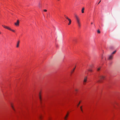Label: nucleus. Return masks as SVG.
Returning <instances> with one entry per match:
<instances>
[{"mask_svg": "<svg viewBox=\"0 0 120 120\" xmlns=\"http://www.w3.org/2000/svg\"><path fill=\"white\" fill-rule=\"evenodd\" d=\"M75 17L76 18L78 26L80 27L81 26L80 23V19L78 16L76 15H75Z\"/></svg>", "mask_w": 120, "mask_h": 120, "instance_id": "obj_1", "label": "nucleus"}, {"mask_svg": "<svg viewBox=\"0 0 120 120\" xmlns=\"http://www.w3.org/2000/svg\"><path fill=\"white\" fill-rule=\"evenodd\" d=\"M99 80L98 81L99 82H102V80L104 79L105 76H103L101 75L99 76Z\"/></svg>", "mask_w": 120, "mask_h": 120, "instance_id": "obj_2", "label": "nucleus"}, {"mask_svg": "<svg viewBox=\"0 0 120 120\" xmlns=\"http://www.w3.org/2000/svg\"><path fill=\"white\" fill-rule=\"evenodd\" d=\"M87 77L86 76H85L84 77V80H83V84L84 85H85L86 84V82L87 81Z\"/></svg>", "mask_w": 120, "mask_h": 120, "instance_id": "obj_3", "label": "nucleus"}, {"mask_svg": "<svg viewBox=\"0 0 120 120\" xmlns=\"http://www.w3.org/2000/svg\"><path fill=\"white\" fill-rule=\"evenodd\" d=\"M19 20H17V22L15 23V25L16 26H19Z\"/></svg>", "mask_w": 120, "mask_h": 120, "instance_id": "obj_4", "label": "nucleus"}, {"mask_svg": "<svg viewBox=\"0 0 120 120\" xmlns=\"http://www.w3.org/2000/svg\"><path fill=\"white\" fill-rule=\"evenodd\" d=\"M2 26H3L4 28L7 29L8 30H10V28L9 27L4 25H2Z\"/></svg>", "mask_w": 120, "mask_h": 120, "instance_id": "obj_5", "label": "nucleus"}, {"mask_svg": "<svg viewBox=\"0 0 120 120\" xmlns=\"http://www.w3.org/2000/svg\"><path fill=\"white\" fill-rule=\"evenodd\" d=\"M113 56L111 55H110L109 58V60H112L113 59Z\"/></svg>", "mask_w": 120, "mask_h": 120, "instance_id": "obj_6", "label": "nucleus"}, {"mask_svg": "<svg viewBox=\"0 0 120 120\" xmlns=\"http://www.w3.org/2000/svg\"><path fill=\"white\" fill-rule=\"evenodd\" d=\"M68 114L69 113L68 112L67 114L65 116L64 118V119L65 120H67V118L68 116Z\"/></svg>", "mask_w": 120, "mask_h": 120, "instance_id": "obj_7", "label": "nucleus"}, {"mask_svg": "<svg viewBox=\"0 0 120 120\" xmlns=\"http://www.w3.org/2000/svg\"><path fill=\"white\" fill-rule=\"evenodd\" d=\"M69 21V23H68V25H70L71 23V21L70 19H68V20Z\"/></svg>", "mask_w": 120, "mask_h": 120, "instance_id": "obj_8", "label": "nucleus"}, {"mask_svg": "<svg viewBox=\"0 0 120 120\" xmlns=\"http://www.w3.org/2000/svg\"><path fill=\"white\" fill-rule=\"evenodd\" d=\"M19 41H18L17 45H16V47L18 48L19 47Z\"/></svg>", "mask_w": 120, "mask_h": 120, "instance_id": "obj_9", "label": "nucleus"}, {"mask_svg": "<svg viewBox=\"0 0 120 120\" xmlns=\"http://www.w3.org/2000/svg\"><path fill=\"white\" fill-rule=\"evenodd\" d=\"M84 8H83L82 10V13H83L84 12Z\"/></svg>", "mask_w": 120, "mask_h": 120, "instance_id": "obj_10", "label": "nucleus"}, {"mask_svg": "<svg viewBox=\"0 0 120 120\" xmlns=\"http://www.w3.org/2000/svg\"><path fill=\"white\" fill-rule=\"evenodd\" d=\"M11 107H12V109H13L14 110V111H15V109H14L12 104H11Z\"/></svg>", "mask_w": 120, "mask_h": 120, "instance_id": "obj_11", "label": "nucleus"}, {"mask_svg": "<svg viewBox=\"0 0 120 120\" xmlns=\"http://www.w3.org/2000/svg\"><path fill=\"white\" fill-rule=\"evenodd\" d=\"M64 16L67 19H68H68H70L69 18H68V17H67V16H66L65 15H64Z\"/></svg>", "mask_w": 120, "mask_h": 120, "instance_id": "obj_12", "label": "nucleus"}, {"mask_svg": "<svg viewBox=\"0 0 120 120\" xmlns=\"http://www.w3.org/2000/svg\"><path fill=\"white\" fill-rule=\"evenodd\" d=\"M9 30L12 31V32H15V31L14 30H12L11 29V28H10V30Z\"/></svg>", "mask_w": 120, "mask_h": 120, "instance_id": "obj_13", "label": "nucleus"}, {"mask_svg": "<svg viewBox=\"0 0 120 120\" xmlns=\"http://www.w3.org/2000/svg\"><path fill=\"white\" fill-rule=\"evenodd\" d=\"M116 51L115 50V51L113 52L112 53V54H115L116 53Z\"/></svg>", "mask_w": 120, "mask_h": 120, "instance_id": "obj_14", "label": "nucleus"}, {"mask_svg": "<svg viewBox=\"0 0 120 120\" xmlns=\"http://www.w3.org/2000/svg\"><path fill=\"white\" fill-rule=\"evenodd\" d=\"M47 15V18H48V17L49 16V17H50V15H49L48 14V13L46 14Z\"/></svg>", "mask_w": 120, "mask_h": 120, "instance_id": "obj_15", "label": "nucleus"}, {"mask_svg": "<svg viewBox=\"0 0 120 120\" xmlns=\"http://www.w3.org/2000/svg\"><path fill=\"white\" fill-rule=\"evenodd\" d=\"M101 69V68L100 67H99V68H98L97 69V71H99Z\"/></svg>", "mask_w": 120, "mask_h": 120, "instance_id": "obj_16", "label": "nucleus"}, {"mask_svg": "<svg viewBox=\"0 0 120 120\" xmlns=\"http://www.w3.org/2000/svg\"><path fill=\"white\" fill-rule=\"evenodd\" d=\"M88 71L90 72H92V69H88Z\"/></svg>", "mask_w": 120, "mask_h": 120, "instance_id": "obj_17", "label": "nucleus"}, {"mask_svg": "<svg viewBox=\"0 0 120 120\" xmlns=\"http://www.w3.org/2000/svg\"><path fill=\"white\" fill-rule=\"evenodd\" d=\"M97 32L98 33H100V31L99 30H98L97 31Z\"/></svg>", "mask_w": 120, "mask_h": 120, "instance_id": "obj_18", "label": "nucleus"}, {"mask_svg": "<svg viewBox=\"0 0 120 120\" xmlns=\"http://www.w3.org/2000/svg\"><path fill=\"white\" fill-rule=\"evenodd\" d=\"M39 98L40 101H41V98L40 95H39Z\"/></svg>", "mask_w": 120, "mask_h": 120, "instance_id": "obj_19", "label": "nucleus"}, {"mask_svg": "<svg viewBox=\"0 0 120 120\" xmlns=\"http://www.w3.org/2000/svg\"><path fill=\"white\" fill-rule=\"evenodd\" d=\"M75 67L74 68V69H73V70L71 72V73H72L74 71V70H75Z\"/></svg>", "mask_w": 120, "mask_h": 120, "instance_id": "obj_20", "label": "nucleus"}, {"mask_svg": "<svg viewBox=\"0 0 120 120\" xmlns=\"http://www.w3.org/2000/svg\"><path fill=\"white\" fill-rule=\"evenodd\" d=\"M80 101L79 102L78 104L77 105V107H78L79 106V105H80Z\"/></svg>", "mask_w": 120, "mask_h": 120, "instance_id": "obj_21", "label": "nucleus"}, {"mask_svg": "<svg viewBox=\"0 0 120 120\" xmlns=\"http://www.w3.org/2000/svg\"><path fill=\"white\" fill-rule=\"evenodd\" d=\"M41 116H39V118L40 119H41Z\"/></svg>", "mask_w": 120, "mask_h": 120, "instance_id": "obj_22", "label": "nucleus"}, {"mask_svg": "<svg viewBox=\"0 0 120 120\" xmlns=\"http://www.w3.org/2000/svg\"><path fill=\"white\" fill-rule=\"evenodd\" d=\"M80 108H81V111L82 112H83V110H82V106H81L80 107Z\"/></svg>", "mask_w": 120, "mask_h": 120, "instance_id": "obj_23", "label": "nucleus"}, {"mask_svg": "<svg viewBox=\"0 0 120 120\" xmlns=\"http://www.w3.org/2000/svg\"><path fill=\"white\" fill-rule=\"evenodd\" d=\"M44 11L45 12H46L47 11V10L46 9H44Z\"/></svg>", "mask_w": 120, "mask_h": 120, "instance_id": "obj_24", "label": "nucleus"}, {"mask_svg": "<svg viewBox=\"0 0 120 120\" xmlns=\"http://www.w3.org/2000/svg\"><path fill=\"white\" fill-rule=\"evenodd\" d=\"M101 0H100L99 2V3H98V4L100 3V2H101Z\"/></svg>", "mask_w": 120, "mask_h": 120, "instance_id": "obj_25", "label": "nucleus"}, {"mask_svg": "<svg viewBox=\"0 0 120 120\" xmlns=\"http://www.w3.org/2000/svg\"><path fill=\"white\" fill-rule=\"evenodd\" d=\"M40 3H39V7H40Z\"/></svg>", "mask_w": 120, "mask_h": 120, "instance_id": "obj_26", "label": "nucleus"}, {"mask_svg": "<svg viewBox=\"0 0 120 120\" xmlns=\"http://www.w3.org/2000/svg\"><path fill=\"white\" fill-rule=\"evenodd\" d=\"M75 91H77V89H75Z\"/></svg>", "mask_w": 120, "mask_h": 120, "instance_id": "obj_27", "label": "nucleus"}, {"mask_svg": "<svg viewBox=\"0 0 120 120\" xmlns=\"http://www.w3.org/2000/svg\"><path fill=\"white\" fill-rule=\"evenodd\" d=\"M93 22H91V24H93Z\"/></svg>", "mask_w": 120, "mask_h": 120, "instance_id": "obj_28", "label": "nucleus"}, {"mask_svg": "<svg viewBox=\"0 0 120 120\" xmlns=\"http://www.w3.org/2000/svg\"><path fill=\"white\" fill-rule=\"evenodd\" d=\"M1 32H0V34H1Z\"/></svg>", "mask_w": 120, "mask_h": 120, "instance_id": "obj_29", "label": "nucleus"}, {"mask_svg": "<svg viewBox=\"0 0 120 120\" xmlns=\"http://www.w3.org/2000/svg\"><path fill=\"white\" fill-rule=\"evenodd\" d=\"M58 1H59L60 0H58Z\"/></svg>", "mask_w": 120, "mask_h": 120, "instance_id": "obj_30", "label": "nucleus"}]
</instances>
